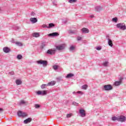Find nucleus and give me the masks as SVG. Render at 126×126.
I'll return each instance as SVG.
<instances>
[{"label": "nucleus", "instance_id": "nucleus-6", "mask_svg": "<svg viewBox=\"0 0 126 126\" xmlns=\"http://www.w3.org/2000/svg\"><path fill=\"white\" fill-rule=\"evenodd\" d=\"M36 94L37 95L45 96V95H47V91H38L36 92Z\"/></svg>", "mask_w": 126, "mask_h": 126}, {"label": "nucleus", "instance_id": "nucleus-39", "mask_svg": "<svg viewBox=\"0 0 126 126\" xmlns=\"http://www.w3.org/2000/svg\"><path fill=\"white\" fill-rule=\"evenodd\" d=\"M42 27L43 28H47L48 29H49L48 26H47V25H43Z\"/></svg>", "mask_w": 126, "mask_h": 126}, {"label": "nucleus", "instance_id": "nucleus-28", "mask_svg": "<svg viewBox=\"0 0 126 126\" xmlns=\"http://www.w3.org/2000/svg\"><path fill=\"white\" fill-rule=\"evenodd\" d=\"M102 64H103V66H108V65L109 64V62H105L103 63Z\"/></svg>", "mask_w": 126, "mask_h": 126}, {"label": "nucleus", "instance_id": "nucleus-9", "mask_svg": "<svg viewBox=\"0 0 126 126\" xmlns=\"http://www.w3.org/2000/svg\"><path fill=\"white\" fill-rule=\"evenodd\" d=\"M59 35H60V34H59L58 32H53L52 33L48 34V36H49V37H57L59 36Z\"/></svg>", "mask_w": 126, "mask_h": 126}, {"label": "nucleus", "instance_id": "nucleus-23", "mask_svg": "<svg viewBox=\"0 0 126 126\" xmlns=\"http://www.w3.org/2000/svg\"><path fill=\"white\" fill-rule=\"evenodd\" d=\"M87 88H88V85H84L81 87V89H83L84 90H86Z\"/></svg>", "mask_w": 126, "mask_h": 126}, {"label": "nucleus", "instance_id": "nucleus-31", "mask_svg": "<svg viewBox=\"0 0 126 126\" xmlns=\"http://www.w3.org/2000/svg\"><path fill=\"white\" fill-rule=\"evenodd\" d=\"M112 21H113V22L117 23V22H118V19H117V18H113L112 19Z\"/></svg>", "mask_w": 126, "mask_h": 126}, {"label": "nucleus", "instance_id": "nucleus-7", "mask_svg": "<svg viewBox=\"0 0 126 126\" xmlns=\"http://www.w3.org/2000/svg\"><path fill=\"white\" fill-rule=\"evenodd\" d=\"M126 120V116L123 115H121L118 116V122H121V123H124Z\"/></svg>", "mask_w": 126, "mask_h": 126}, {"label": "nucleus", "instance_id": "nucleus-41", "mask_svg": "<svg viewBox=\"0 0 126 126\" xmlns=\"http://www.w3.org/2000/svg\"><path fill=\"white\" fill-rule=\"evenodd\" d=\"M73 105H74V106H78V103H77L75 102H73Z\"/></svg>", "mask_w": 126, "mask_h": 126}, {"label": "nucleus", "instance_id": "nucleus-20", "mask_svg": "<svg viewBox=\"0 0 126 126\" xmlns=\"http://www.w3.org/2000/svg\"><path fill=\"white\" fill-rule=\"evenodd\" d=\"M95 8L96 11H100V10L102 9V7L100 6H96Z\"/></svg>", "mask_w": 126, "mask_h": 126}, {"label": "nucleus", "instance_id": "nucleus-48", "mask_svg": "<svg viewBox=\"0 0 126 126\" xmlns=\"http://www.w3.org/2000/svg\"><path fill=\"white\" fill-rule=\"evenodd\" d=\"M71 33H74L73 32H71Z\"/></svg>", "mask_w": 126, "mask_h": 126}, {"label": "nucleus", "instance_id": "nucleus-36", "mask_svg": "<svg viewBox=\"0 0 126 126\" xmlns=\"http://www.w3.org/2000/svg\"><path fill=\"white\" fill-rule=\"evenodd\" d=\"M74 49H75V47L74 46H71V47H70V51H73Z\"/></svg>", "mask_w": 126, "mask_h": 126}, {"label": "nucleus", "instance_id": "nucleus-2", "mask_svg": "<svg viewBox=\"0 0 126 126\" xmlns=\"http://www.w3.org/2000/svg\"><path fill=\"white\" fill-rule=\"evenodd\" d=\"M18 117H20V118H25L28 116V114L27 113L22 112L21 111H19L18 112Z\"/></svg>", "mask_w": 126, "mask_h": 126}, {"label": "nucleus", "instance_id": "nucleus-40", "mask_svg": "<svg viewBox=\"0 0 126 126\" xmlns=\"http://www.w3.org/2000/svg\"><path fill=\"white\" fill-rule=\"evenodd\" d=\"M9 74H10V75H13V74H14V72L12 71L9 73Z\"/></svg>", "mask_w": 126, "mask_h": 126}, {"label": "nucleus", "instance_id": "nucleus-16", "mask_svg": "<svg viewBox=\"0 0 126 126\" xmlns=\"http://www.w3.org/2000/svg\"><path fill=\"white\" fill-rule=\"evenodd\" d=\"M107 40L109 46H110V47H113V41L112 40H111L110 38H108Z\"/></svg>", "mask_w": 126, "mask_h": 126}, {"label": "nucleus", "instance_id": "nucleus-11", "mask_svg": "<svg viewBox=\"0 0 126 126\" xmlns=\"http://www.w3.org/2000/svg\"><path fill=\"white\" fill-rule=\"evenodd\" d=\"M3 51L4 53L7 54V53H9V52H10V49L7 47H5L3 48Z\"/></svg>", "mask_w": 126, "mask_h": 126}, {"label": "nucleus", "instance_id": "nucleus-47", "mask_svg": "<svg viewBox=\"0 0 126 126\" xmlns=\"http://www.w3.org/2000/svg\"><path fill=\"white\" fill-rule=\"evenodd\" d=\"M2 111H3V110L1 108H0V112H2Z\"/></svg>", "mask_w": 126, "mask_h": 126}, {"label": "nucleus", "instance_id": "nucleus-46", "mask_svg": "<svg viewBox=\"0 0 126 126\" xmlns=\"http://www.w3.org/2000/svg\"><path fill=\"white\" fill-rule=\"evenodd\" d=\"M77 94V92H73V94Z\"/></svg>", "mask_w": 126, "mask_h": 126}, {"label": "nucleus", "instance_id": "nucleus-21", "mask_svg": "<svg viewBox=\"0 0 126 126\" xmlns=\"http://www.w3.org/2000/svg\"><path fill=\"white\" fill-rule=\"evenodd\" d=\"M74 75H73V74L72 73H69L66 76V78H70V77H72L73 76H74Z\"/></svg>", "mask_w": 126, "mask_h": 126}, {"label": "nucleus", "instance_id": "nucleus-38", "mask_svg": "<svg viewBox=\"0 0 126 126\" xmlns=\"http://www.w3.org/2000/svg\"><path fill=\"white\" fill-rule=\"evenodd\" d=\"M101 49H102V47H101V46H98L96 47V50L97 51H101Z\"/></svg>", "mask_w": 126, "mask_h": 126}, {"label": "nucleus", "instance_id": "nucleus-45", "mask_svg": "<svg viewBox=\"0 0 126 126\" xmlns=\"http://www.w3.org/2000/svg\"><path fill=\"white\" fill-rule=\"evenodd\" d=\"M90 17H91V18H93V17H94V15H91V16H90Z\"/></svg>", "mask_w": 126, "mask_h": 126}, {"label": "nucleus", "instance_id": "nucleus-17", "mask_svg": "<svg viewBox=\"0 0 126 126\" xmlns=\"http://www.w3.org/2000/svg\"><path fill=\"white\" fill-rule=\"evenodd\" d=\"M32 36L35 38H38V37H40V33L38 32H34L32 33Z\"/></svg>", "mask_w": 126, "mask_h": 126}, {"label": "nucleus", "instance_id": "nucleus-34", "mask_svg": "<svg viewBox=\"0 0 126 126\" xmlns=\"http://www.w3.org/2000/svg\"><path fill=\"white\" fill-rule=\"evenodd\" d=\"M77 94H80L81 95H83L84 94L83 92H81V91H78V92H77Z\"/></svg>", "mask_w": 126, "mask_h": 126}, {"label": "nucleus", "instance_id": "nucleus-33", "mask_svg": "<svg viewBox=\"0 0 126 126\" xmlns=\"http://www.w3.org/2000/svg\"><path fill=\"white\" fill-rule=\"evenodd\" d=\"M18 60H21L22 59V56L21 55H18L17 57Z\"/></svg>", "mask_w": 126, "mask_h": 126}, {"label": "nucleus", "instance_id": "nucleus-1", "mask_svg": "<svg viewBox=\"0 0 126 126\" xmlns=\"http://www.w3.org/2000/svg\"><path fill=\"white\" fill-rule=\"evenodd\" d=\"M116 26L117 28L121 29V30H126V24L124 23L117 24Z\"/></svg>", "mask_w": 126, "mask_h": 126}, {"label": "nucleus", "instance_id": "nucleus-14", "mask_svg": "<svg viewBox=\"0 0 126 126\" xmlns=\"http://www.w3.org/2000/svg\"><path fill=\"white\" fill-rule=\"evenodd\" d=\"M32 121V119L29 118L24 121V124H29Z\"/></svg>", "mask_w": 126, "mask_h": 126}, {"label": "nucleus", "instance_id": "nucleus-25", "mask_svg": "<svg viewBox=\"0 0 126 126\" xmlns=\"http://www.w3.org/2000/svg\"><path fill=\"white\" fill-rule=\"evenodd\" d=\"M45 47H46V43L45 42L42 43L41 46H40L41 49H44V48H45Z\"/></svg>", "mask_w": 126, "mask_h": 126}, {"label": "nucleus", "instance_id": "nucleus-35", "mask_svg": "<svg viewBox=\"0 0 126 126\" xmlns=\"http://www.w3.org/2000/svg\"><path fill=\"white\" fill-rule=\"evenodd\" d=\"M16 45H17L18 46H22V43H21V42H16Z\"/></svg>", "mask_w": 126, "mask_h": 126}, {"label": "nucleus", "instance_id": "nucleus-32", "mask_svg": "<svg viewBox=\"0 0 126 126\" xmlns=\"http://www.w3.org/2000/svg\"><path fill=\"white\" fill-rule=\"evenodd\" d=\"M73 115L72 113L67 114L66 115V118H70L71 117H72Z\"/></svg>", "mask_w": 126, "mask_h": 126}, {"label": "nucleus", "instance_id": "nucleus-22", "mask_svg": "<svg viewBox=\"0 0 126 126\" xmlns=\"http://www.w3.org/2000/svg\"><path fill=\"white\" fill-rule=\"evenodd\" d=\"M16 83L17 85H20L22 83V81L21 80H17L16 81Z\"/></svg>", "mask_w": 126, "mask_h": 126}, {"label": "nucleus", "instance_id": "nucleus-15", "mask_svg": "<svg viewBox=\"0 0 126 126\" xmlns=\"http://www.w3.org/2000/svg\"><path fill=\"white\" fill-rule=\"evenodd\" d=\"M56 84V81H52L49 83H48L47 86H54Z\"/></svg>", "mask_w": 126, "mask_h": 126}, {"label": "nucleus", "instance_id": "nucleus-13", "mask_svg": "<svg viewBox=\"0 0 126 126\" xmlns=\"http://www.w3.org/2000/svg\"><path fill=\"white\" fill-rule=\"evenodd\" d=\"M30 20L32 24L36 23L38 21V19L36 18H31Z\"/></svg>", "mask_w": 126, "mask_h": 126}, {"label": "nucleus", "instance_id": "nucleus-18", "mask_svg": "<svg viewBox=\"0 0 126 126\" xmlns=\"http://www.w3.org/2000/svg\"><path fill=\"white\" fill-rule=\"evenodd\" d=\"M24 104H27V101H25V100H22L19 102L20 106H21V105H24Z\"/></svg>", "mask_w": 126, "mask_h": 126}, {"label": "nucleus", "instance_id": "nucleus-5", "mask_svg": "<svg viewBox=\"0 0 126 126\" xmlns=\"http://www.w3.org/2000/svg\"><path fill=\"white\" fill-rule=\"evenodd\" d=\"M103 88L105 91H109L113 89V87L111 85H105L104 86Z\"/></svg>", "mask_w": 126, "mask_h": 126}, {"label": "nucleus", "instance_id": "nucleus-42", "mask_svg": "<svg viewBox=\"0 0 126 126\" xmlns=\"http://www.w3.org/2000/svg\"><path fill=\"white\" fill-rule=\"evenodd\" d=\"M57 80L58 81H61V80H62V78L61 77L57 78Z\"/></svg>", "mask_w": 126, "mask_h": 126}, {"label": "nucleus", "instance_id": "nucleus-43", "mask_svg": "<svg viewBox=\"0 0 126 126\" xmlns=\"http://www.w3.org/2000/svg\"><path fill=\"white\" fill-rule=\"evenodd\" d=\"M35 13L34 12H32V13H31V15H32V16H35Z\"/></svg>", "mask_w": 126, "mask_h": 126}, {"label": "nucleus", "instance_id": "nucleus-44", "mask_svg": "<svg viewBox=\"0 0 126 126\" xmlns=\"http://www.w3.org/2000/svg\"><path fill=\"white\" fill-rule=\"evenodd\" d=\"M81 39H82V37H81L78 36V37H77V40H78V41H80V40H81Z\"/></svg>", "mask_w": 126, "mask_h": 126}, {"label": "nucleus", "instance_id": "nucleus-8", "mask_svg": "<svg viewBox=\"0 0 126 126\" xmlns=\"http://www.w3.org/2000/svg\"><path fill=\"white\" fill-rule=\"evenodd\" d=\"M65 47V44H61L60 45H58L56 46V50H58V51H62V50H63L64 48Z\"/></svg>", "mask_w": 126, "mask_h": 126}, {"label": "nucleus", "instance_id": "nucleus-26", "mask_svg": "<svg viewBox=\"0 0 126 126\" xmlns=\"http://www.w3.org/2000/svg\"><path fill=\"white\" fill-rule=\"evenodd\" d=\"M53 68L54 69V70H57V69H58V68H59V65H54L53 66Z\"/></svg>", "mask_w": 126, "mask_h": 126}, {"label": "nucleus", "instance_id": "nucleus-30", "mask_svg": "<svg viewBox=\"0 0 126 126\" xmlns=\"http://www.w3.org/2000/svg\"><path fill=\"white\" fill-rule=\"evenodd\" d=\"M77 0H68V2L70 3H73V2H76Z\"/></svg>", "mask_w": 126, "mask_h": 126}, {"label": "nucleus", "instance_id": "nucleus-29", "mask_svg": "<svg viewBox=\"0 0 126 126\" xmlns=\"http://www.w3.org/2000/svg\"><path fill=\"white\" fill-rule=\"evenodd\" d=\"M119 117H113L112 118V121H118Z\"/></svg>", "mask_w": 126, "mask_h": 126}, {"label": "nucleus", "instance_id": "nucleus-19", "mask_svg": "<svg viewBox=\"0 0 126 126\" xmlns=\"http://www.w3.org/2000/svg\"><path fill=\"white\" fill-rule=\"evenodd\" d=\"M122 84V81H116L115 82L114 85L115 86H119V85H121Z\"/></svg>", "mask_w": 126, "mask_h": 126}, {"label": "nucleus", "instance_id": "nucleus-10", "mask_svg": "<svg viewBox=\"0 0 126 126\" xmlns=\"http://www.w3.org/2000/svg\"><path fill=\"white\" fill-rule=\"evenodd\" d=\"M79 113L82 117H85V116H86V114H85V111H84V109H80Z\"/></svg>", "mask_w": 126, "mask_h": 126}, {"label": "nucleus", "instance_id": "nucleus-24", "mask_svg": "<svg viewBox=\"0 0 126 126\" xmlns=\"http://www.w3.org/2000/svg\"><path fill=\"white\" fill-rule=\"evenodd\" d=\"M52 27H55V24L50 23L48 25V29H50V28H52Z\"/></svg>", "mask_w": 126, "mask_h": 126}, {"label": "nucleus", "instance_id": "nucleus-12", "mask_svg": "<svg viewBox=\"0 0 126 126\" xmlns=\"http://www.w3.org/2000/svg\"><path fill=\"white\" fill-rule=\"evenodd\" d=\"M82 33H89V30L86 28H83L82 30Z\"/></svg>", "mask_w": 126, "mask_h": 126}, {"label": "nucleus", "instance_id": "nucleus-37", "mask_svg": "<svg viewBox=\"0 0 126 126\" xmlns=\"http://www.w3.org/2000/svg\"><path fill=\"white\" fill-rule=\"evenodd\" d=\"M34 107L36 109H38V108H40V105L35 104Z\"/></svg>", "mask_w": 126, "mask_h": 126}, {"label": "nucleus", "instance_id": "nucleus-4", "mask_svg": "<svg viewBox=\"0 0 126 126\" xmlns=\"http://www.w3.org/2000/svg\"><path fill=\"white\" fill-rule=\"evenodd\" d=\"M56 52H57V49L53 48L49 49L47 51V54H48V55H55V54H56Z\"/></svg>", "mask_w": 126, "mask_h": 126}, {"label": "nucleus", "instance_id": "nucleus-27", "mask_svg": "<svg viewBox=\"0 0 126 126\" xmlns=\"http://www.w3.org/2000/svg\"><path fill=\"white\" fill-rule=\"evenodd\" d=\"M47 86H48V85L47 84H42L41 86V88L42 89H44V88H46V87H47Z\"/></svg>", "mask_w": 126, "mask_h": 126}, {"label": "nucleus", "instance_id": "nucleus-3", "mask_svg": "<svg viewBox=\"0 0 126 126\" xmlns=\"http://www.w3.org/2000/svg\"><path fill=\"white\" fill-rule=\"evenodd\" d=\"M36 63L38 64H42L43 66H46L48 64V62L47 61L42 60L36 61Z\"/></svg>", "mask_w": 126, "mask_h": 126}]
</instances>
